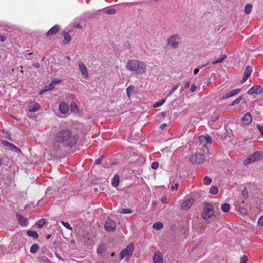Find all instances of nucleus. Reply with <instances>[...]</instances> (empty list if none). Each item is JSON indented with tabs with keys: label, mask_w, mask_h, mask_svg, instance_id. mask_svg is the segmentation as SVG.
Wrapping results in <instances>:
<instances>
[{
	"label": "nucleus",
	"mask_w": 263,
	"mask_h": 263,
	"mask_svg": "<svg viewBox=\"0 0 263 263\" xmlns=\"http://www.w3.org/2000/svg\"><path fill=\"white\" fill-rule=\"evenodd\" d=\"M78 139L73 135L70 129H64L56 134L53 139L52 145L54 151H60L63 147H70L76 144Z\"/></svg>",
	"instance_id": "nucleus-1"
},
{
	"label": "nucleus",
	"mask_w": 263,
	"mask_h": 263,
	"mask_svg": "<svg viewBox=\"0 0 263 263\" xmlns=\"http://www.w3.org/2000/svg\"><path fill=\"white\" fill-rule=\"evenodd\" d=\"M126 67L128 70L140 74L145 73L146 70L145 64L143 62L136 60L129 61Z\"/></svg>",
	"instance_id": "nucleus-2"
},
{
	"label": "nucleus",
	"mask_w": 263,
	"mask_h": 263,
	"mask_svg": "<svg viewBox=\"0 0 263 263\" xmlns=\"http://www.w3.org/2000/svg\"><path fill=\"white\" fill-rule=\"evenodd\" d=\"M214 207L213 205L209 203L204 204L203 208V212L201 214V217L203 219L207 220L210 219L214 213Z\"/></svg>",
	"instance_id": "nucleus-3"
},
{
	"label": "nucleus",
	"mask_w": 263,
	"mask_h": 263,
	"mask_svg": "<svg viewBox=\"0 0 263 263\" xmlns=\"http://www.w3.org/2000/svg\"><path fill=\"white\" fill-rule=\"evenodd\" d=\"M262 158H263L262 153L260 151H256L244 161L243 164L247 165L250 163L259 161Z\"/></svg>",
	"instance_id": "nucleus-4"
},
{
	"label": "nucleus",
	"mask_w": 263,
	"mask_h": 263,
	"mask_svg": "<svg viewBox=\"0 0 263 263\" xmlns=\"http://www.w3.org/2000/svg\"><path fill=\"white\" fill-rule=\"evenodd\" d=\"M134 251V245L130 243L127 245L126 248L122 250L120 253V260H122L124 257H127L128 259L132 255Z\"/></svg>",
	"instance_id": "nucleus-5"
},
{
	"label": "nucleus",
	"mask_w": 263,
	"mask_h": 263,
	"mask_svg": "<svg viewBox=\"0 0 263 263\" xmlns=\"http://www.w3.org/2000/svg\"><path fill=\"white\" fill-rule=\"evenodd\" d=\"M190 160L193 164H200L204 162V156L200 153H196L191 156Z\"/></svg>",
	"instance_id": "nucleus-6"
},
{
	"label": "nucleus",
	"mask_w": 263,
	"mask_h": 263,
	"mask_svg": "<svg viewBox=\"0 0 263 263\" xmlns=\"http://www.w3.org/2000/svg\"><path fill=\"white\" fill-rule=\"evenodd\" d=\"M179 40L180 39L177 34L173 35L167 39V43L171 47L176 49L178 46Z\"/></svg>",
	"instance_id": "nucleus-7"
},
{
	"label": "nucleus",
	"mask_w": 263,
	"mask_h": 263,
	"mask_svg": "<svg viewBox=\"0 0 263 263\" xmlns=\"http://www.w3.org/2000/svg\"><path fill=\"white\" fill-rule=\"evenodd\" d=\"M104 228L107 231H114L116 228V223L112 219H109L105 222Z\"/></svg>",
	"instance_id": "nucleus-8"
},
{
	"label": "nucleus",
	"mask_w": 263,
	"mask_h": 263,
	"mask_svg": "<svg viewBox=\"0 0 263 263\" xmlns=\"http://www.w3.org/2000/svg\"><path fill=\"white\" fill-rule=\"evenodd\" d=\"M263 92V88L259 85H256L252 87L248 91L247 93L249 95L252 94H260Z\"/></svg>",
	"instance_id": "nucleus-9"
},
{
	"label": "nucleus",
	"mask_w": 263,
	"mask_h": 263,
	"mask_svg": "<svg viewBox=\"0 0 263 263\" xmlns=\"http://www.w3.org/2000/svg\"><path fill=\"white\" fill-rule=\"evenodd\" d=\"M15 217L20 225L23 227H26L27 226L28 221L26 217L20 215L18 213L16 214Z\"/></svg>",
	"instance_id": "nucleus-10"
},
{
	"label": "nucleus",
	"mask_w": 263,
	"mask_h": 263,
	"mask_svg": "<svg viewBox=\"0 0 263 263\" xmlns=\"http://www.w3.org/2000/svg\"><path fill=\"white\" fill-rule=\"evenodd\" d=\"M240 90H241V89H239V88L233 89V90L229 91L228 93L224 94L221 99H227L230 97H234V96L237 95L240 91Z\"/></svg>",
	"instance_id": "nucleus-11"
},
{
	"label": "nucleus",
	"mask_w": 263,
	"mask_h": 263,
	"mask_svg": "<svg viewBox=\"0 0 263 263\" xmlns=\"http://www.w3.org/2000/svg\"><path fill=\"white\" fill-rule=\"evenodd\" d=\"M194 200L193 198H190L184 201L181 205V209L184 210H188L193 204Z\"/></svg>",
	"instance_id": "nucleus-12"
},
{
	"label": "nucleus",
	"mask_w": 263,
	"mask_h": 263,
	"mask_svg": "<svg viewBox=\"0 0 263 263\" xmlns=\"http://www.w3.org/2000/svg\"><path fill=\"white\" fill-rule=\"evenodd\" d=\"M79 70L81 73L85 76V78H87L88 76V72L87 68L83 63L79 62L78 63Z\"/></svg>",
	"instance_id": "nucleus-13"
},
{
	"label": "nucleus",
	"mask_w": 263,
	"mask_h": 263,
	"mask_svg": "<svg viewBox=\"0 0 263 263\" xmlns=\"http://www.w3.org/2000/svg\"><path fill=\"white\" fill-rule=\"evenodd\" d=\"M2 143L4 145L14 152H18L20 151L17 147L7 141L3 140Z\"/></svg>",
	"instance_id": "nucleus-14"
},
{
	"label": "nucleus",
	"mask_w": 263,
	"mask_h": 263,
	"mask_svg": "<svg viewBox=\"0 0 263 263\" xmlns=\"http://www.w3.org/2000/svg\"><path fill=\"white\" fill-rule=\"evenodd\" d=\"M41 108L40 105L37 103L35 102L33 103L32 104L30 105L28 109V112H36L39 110Z\"/></svg>",
	"instance_id": "nucleus-15"
},
{
	"label": "nucleus",
	"mask_w": 263,
	"mask_h": 263,
	"mask_svg": "<svg viewBox=\"0 0 263 263\" xmlns=\"http://www.w3.org/2000/svg\"><path fill=\"white\" fill-rule=\"evenodd\" d=\"M59 110L64 114L67 113L69 111V108L67 103L64 102H61L59 105Z\"/></svg>",
	"instance_id": "nucleus-16"
},
{
	"label": "nucleus",
	"mask_w": 263,
	"mask_h": 263,
	"mask_svg": "<svg viewBox=\"0 0 263 263\" xmlns=\"http://www.w3.org/2000/svg\"><path fill=\"white\" fill-rule=\"evenodd\" d=\"M252 121V117L249 112L245 114L242 118V122L246 125H249Z\"/></svg>",
	"instance_id": "nucleus-17"
},
{
	"label": "nucleus",
	"mask_w": 263,
	"mask_h": 263,
	"mask_svg": "<svg viewBox=\"0 0 263 263\" xmlns=\"http://www.w3.org/2000/svg\"><path fill=\"white\" fill-rule=\"evenodd\" d=\"M60 30V27L59 25H55L52 27L47 33V35L49 36L57 33Z\"/></svg>",
	"instance_id": "nucleus-18"
},
{
	"label": "nucleus",
	"mask_w": 263,
	"mask_h": 263,
	"mask_svg": "<svg viewBox=\"0 0 263 263\" xmlns=\"http://www.w3.org/2000/svg\"><path fill=\"white\" fill-rule=\"evenodd\" d=\"M153 260L155 263H163L162 254L161 253L158 254L155 253L153 257Z\"/></svg>",
	"instance_id": "nucleus-19"
},
{
	"label": "nucleus",
	"mask_w": 263,
	"mask_h": 263,
	"mask_svg": "<svg viewBox=\"0 0 263 263\" xmlns=\"http://www.w3.org/2000/svg\"><path fill=\"white\" fill-rule=\"evenodd\" d=\"M199 140L201 142L205 141L206 143H211L212 142V138L208 135L200 136Z\"/></svg>",
	"instance_id": "nucleus-20"
},
{
	"label": "nucleus",
	"mask_w": 263,
	"mask_h": 263,
	"mask_svg": "<svg viewBox=\"0 0 263 263\" xmlns=\"http://www.w3.org/2000/svg\"><path fill=\"white\" fill-rule=\"evenodd\" d=\"M63 36L64 37V43L65 44H68L71 39V35L67 32L64 31Z\"/></svg>",
	"instance_id": "nucleus-21"
},
{
	"label": "nucleus",
	"mask_w": 263,
	"mask_h": 263,
	"mask_svg": "<svg viewBox=\"0 0 263 263\" xmlns=\"http://www.w3.org/2000/svg\"><path fill=\"white\" fill-rule=\"evenodd\" d=\"M119 183V177L118 175L114 176L111 181V184L114 187H117Z\"/></svg>",
	"instance_id": "nucleus-22"
},
{
	"label": "nucleus",
	"mask_w": 263,
	"mask_h": 263,
	"mask_svg": "<svg viewBox=\"0 0 263 263\" xmlns=\"http://www.w3.org/2000/svg\"><path fill=\"white\" fill-rule=\"evenodd\" d=\"M252 72V67L250 66H248L245 68V71L243 73V75L249 77L251 76Z\"/></svg>",
	"instance_id": "nucleus-23"
},
{
	"label": "nucleus",
	"mask_w": 263,
	"mask_h": 263,
	"mask_svg": "<svg viewBox=\"0 0 263 263\" xmlns=\"http://www.w3.org/2000/svg\"><path fill=\"white\" fill-rule=\"evenodd\" d=\"M221 209L223 212H228L230 209V204L229 203H224L221 205Z\"/></svg>",
	"instance_id": "nucleus-24"
},
{
	"label": "nucleus",
	"mask_w": 263,
	"mask_h": 263,
	"mask_svg": "<svg viewBox=\"0 0 263 263\" xmlns=\"http://www.w3.org/2000/svg\"><path fill=\"white\" fill-rule=\"evenodd\" d=\"M38 259L40 263H51V261L45 256L39 257Z\"/></svg>",
	"instance_id": "nucleus-25"
},
{
	"label": "nucleus",
	"mask_w": 263,
	"mask_h": 263,
	"mask_svg": "<svg viewBox=\"0 0 263 263\" xmlns=\"http://www.w3.org/2000/svg\"><path fill=\"white\" fill-rule=\"evenodd\" d=\"M243 100L244 103H246L247 101L246 99H243V98L241 96L235 99L232 103L230 104V106H234L237 104H238L241 100Z\"/></svg>",
	"instance_id": "nucleus-26"
},
{
	"label": "nucleus",
	"mask_w": 263,
	"mask_h": 263,
	"mask_svg": "<svg viewBox=\"0 0 263 263\" xmlns=\"http://www.w3.org/2000/svg\"><path fill=\"white\" fill-rule=\"evenodd\" d=\"M27 234L28 236L34 238H37L39 236V235L36 232L31 230L27 231Z\"/></svg>",
	"instance_id": "nucleus-27"
},
{
	"label": "nucleus",
	"mask_w": 263,
	"mask_h": 263,
	"mask_svg": "<svg viewBox=\"0 0 263 263\" xmlns=\"http://www.w3.org/2000/svg\"><path fill=\"white\" fill-rule=\"evenodd\" d=\"M46 223V220L45 219H42L39 220L37 222V227L38 228H43Z\"/></svg>",
	"instance_id": "nucleus-28"
},
{
	"label": "nucleus",
	"mask_w": 263,
	"mask_h": 263,
	"mask_svg": "<svg viewBox=\"0 0 263 263\" xmlns=\"http://www.w3.org/2000/svg\"><path fill=\"white\" fill-rule=\"evenodd\" d=\"M163 224L160 222H155L153 226V228L157 230H159L163 228Z\"/></svg>",
	"instance_id": "nucleus-29"
},
{
	"label": "nucleus",
	"mask_w": 263,
	"mask_h": 263,
	"mask_svg": "<svg viewBox=\"0 0 263 263\" xmlns=\"http://www.w3.org/2000/svg\"><path fill=\"white\" fill-rule=\"evenodd\" d=\"M105 251V246L103 245H101L100 246H98V248H97V253L99 254H102Z\"/></svg>",
	"instance_id": "nucleus-30"
},
{
	"label": "nucleus",
	"mask_w": 263,
	"mask_h": 263,
	"mask_svg": "<svg viewBox=\"0 0 263 263\" xmlns=\"http://www.w3.org/2000/svg\"><path fill=\"white\" fill-rule=\"evenodd\" d=\"M227 58V55H222L221 56V57L215 61H214L212 62L213 64H216L217 63H220L223 62V61Z\"/></svg>",
	"instance_id": "nucleus-31"
},
{
	"label": "nucleus",
	"mask_w": 263,
	"mask_h": 263,
	"mask_svg": "<svg viewBox=\"0 0 263 263\" xmlns=\"http://www.w3.org/2000/svg\"><path fill=\"white\" fill-rule=\"evenodd\" d=\"M252 8V6L251 4H247L245 7V12L246 14H249L251 13Z\"/></svg>",
	"instance_id": "nucleus-32"
},
{
	"label": "nucleus",
	"mask_w": 263,
	"mask_h": 263,
	"mask_svg": "<svg viewBox=\"0 0 263 263\" xmlns=\"http://www.w3.org/2000/svg\"><path fill=\"white\" fill-rule=\"evenodd\" d=\"M39 247L36 244L32 245L30 247V252L35 253L39 250Z\"/></svg>",
	"instance_id": "nucleus-33"
},
{
	"label": "nucleus",
	"mask_w": 263,
	"mask_h": 263,
	"mask_svg": "<svg viewBox=\"0 0 263 263\" xmlns=\"http://www.w3.org/2000/svg\"><path fill=\"white\" fill-rule=\"evenodd\" d=\"M218 192V188L217 186H212L210 190L211 194L213 195L216 194Z\"/></svg>",
	"instance_id": "nucleus-34"
},
{
	"label": "nucleus",
	"mask_w": 263,
	"mask_h": 263,
	"mask_svg": "<svg viewBox=\"0 0 263 263\" xmlns=\"http://www.w3.org/2000/svg\"><path fill=\"white\" fill-rule=\"evenodd\" d=\"M179 86H180V83H178L176 85H175L173 87H172L171 89V90L167 96L168 97L170 95H171L172 93H173L174 92V91L179 87Z\"/></svg>",
	"instance_id": "nucleus-35"
},
{
	"label": "nucleus",
	"mask_w": 263,
	"mask_h": 263,
	"mask_svg": "<svg viewBox=\"0 0 263 263\" xmlns=\"http://www.w3.org/2000/svg\"><path fill=\"white\" fill-rule=\"evenodd\" d=\"M203 181L205 185H209L212 182V179L208 176H205L203 178Z\"/></svg>",
	"instance_id": "nucleus-36"
},
{
	"label": "nucleus",
	"mask_w": 263,
	"mask_h": 263,
	"mask_svg": "<svg viewBox=\"0 0 263 263\" xmlns=\"http://www.w3.org/2000/svg\"><path fill=\"white\" fill-rule=\"evenodd\" d=\"M133 88H134V86L133 85H130L129 86H128L127 89H126V93H127V96L128 97H130V95L133 91Z\"/></svg>",
	"instance_id": "nucleus-37"
},
{
	"label": "nucleus",
	"mask_w": 263,
	"mask_h": 263,
	"mask_svg": "<svg viewBox=\"0 0 263 263\" xmlns=\"http://www.w3.org/2000/svg\"><path fill=\"white\" fill-rule=\"evenodd\" d=\"M165 101V99H162L160 101H158V102H156V103H155L153 105V107L154 108L158 107L161 106L162 104H163L164 103Z\"/></svg>",
	"instance_id": "nucleus-38"
},
{
	"label": "nucleus",
	"mask_w": 263,
	"mask_h": 263,
	"mask_svg": "<svg viewBox=\"0 0 263 263\" xmlns=\"http://www.w3.org/2000/svg\"><path fill=\"white\" fill-rule=\"evenodd\" d=\"M120 212L122 214H130L133 212V211L128 208L122 209L120 210Z\"/></svg>",
	"instance_id": "nucleus-39"
},
{
	"label": "nucleus",
	"mask_w": 263,
	"mask_h": 263,
	"mask_svg": "<svg viewBox=\"0 0 263 263\" xmlns=\"http://www.w3.org/2000/svg\"><path fill=\"white\" fill-rule=\"evenodd\" d=\"M54 88V86H53V84L51 83L48 85L45 86V89L41 91V94L45 91L51 90Z\"/></svg>",
	"instance_id": "nucleus-40"
},
{
	"label": "nucleus",
	"mask_w": 263,
	"mask_h": 263,
	"mask_svg": "<svg viewBox=\"0 0 263 263\" xmlns=\"http://www.w3.org/2000/svg\"><path fill=\"white\" fill-rule=\"evenodd\" d=\"M242 195L245 198H248V191L247 187H245L243 190L242 191Z\"/></svg>",
	"instance_id": "nucleus-41"
},
{
	"label": "nucleus",
	"mask_w": 263,
	"mask_h": 263,
	"mask_svg": "<svg viewBox=\"0 0 263 263\" xmlns=\"http://www.w3.org/2000/svg\"><path fill=\"white\" fill-rule=\"evenodd\" d=\"M61 223L67 229L72 230V228L70 226V224L69 223L64 221H61Z\"/></svg>",
	"instance_id": "nucleus-42"
},
{
	"label": "nucleus",
	"mask_w": 263,
	"mask_h": 263,
	"mask_svg": "<svg viewBox=\"0 0 263 263\" xmlns=\"http://www.w3.org/2000/svg\"><path fill=\"white\" fill-rule=\"evenodd\" d=\"M248 260V257L246 255H243L240 257V263H247Z\"/></svg>",
	"instance_id": "nucleus-43"
},
{
	"label": "nucleus",
	"mask_w": 263,
	"mask_h": 263,
	"mask_svg": "<svg viewBox=\"0 0 263 263\" xmlns=\"http://www.w3.org/2000/svg\"><path fill=\"white\" fill-rule=\"evenodd\" d=\"M159 164V162L155 161L152 163L151 167L153 169L156 170L158 167Z\"/></svg>",
	"instance_id": "nucleus-44"
},
{
	"label": "nucleus",
	"mask_w": 263,
	"mask_h": 263,
	"mask_svg": "<svg viewBox=\"0 0 263 263\" xmlns=\"http://www.w3.org/2000/svg\"><path fill=\"white\" fill-rule=\"evenodd\" d=\"M104 158V156H102L101 157H100V158L97 159L95 161V162L94 163L95 164H101V162H102V159L103 158Z\"/></svg>",
	"instance_id": "nucleus-45"
},
{
	"label": "nucleus",
	"mask_w": 263,
	"mask_h": 263,
	"mask_svg": "<svg viewBox=\"0 0 263 263\" xmlns=\"http://www.w3.org/2000/svg\"><path fill=\"white\" fill-rule=\"evenodd\" d=\"M116 12V10L115 9H108L106 11V13L107 14H115Z\"/></svg>",
	"instance_id": "nucleus-46"
},
{
	"label": "nucleus",
	"mask_w": 263,
	"mask_h": 263,
	"mask_svg": "<svg viewBox=\"0 0 263 263\" xmlns=\"http://www.w3.org/2000/svg\"><path fill=\"white\" fill-rule=\"evenodd\" d=\"M209 63V62H208V63L206 64L203 65L201 66H199V68H195L194 71V74H196L198 72V71H199V68H201L204 67L205 66L207 65Z\"/></svg>",
	"instance_id": "nucleus-47"
},
{
	"label": "nucleus",
	"mask_w": 263,
	"mask_h": 263,
	"mask_svg": "<svg viewBox=\"0 0 263 263\" xmlns=\"http://www.w3.org/2000/svg\"><path fill=\"white\" fill-rule=\"evenodd\" d=\"M258 129L259 130L261 135L263 136V126L260 125H257Z\"/></svg>",
	"instance_id": "nucleus-48"
},
{
	"label": "nucleus",
	"mask_w": 263,
	"mask_h": 263,
	"mask_svg": "<svg viewBox=\"0 0 263 263\" xmlns=\"http://www.w3.org/2000/svg\"><path fill=\"white\" fill-rule=\"evenodd\" d=\"M71 109L72 110H74L75 109H78V106H77V104L74 102L71 103Z\"/></svg>",
	"instance_id": "nucleus-49"
},
{
	"label": "nucleus",
	"mask_w": 263,
	"mask_h": 263,
	"mask_svg": "<svg viewBox=\"0 0 263 263\" xmlns=\"http://www.w3.org/2000/svg\"><path fill=\"white\" fill-rule=\"evenodd\" d=\"M178 187H179V184L178 183H176L174 185H173L171 187V190L173 191H176L178 190Z\"/></svg>",
	"instance_id": "nucleus-50"
},
{
	"label": "nucleus",
	"mask_w": 263,
	"mask_h": 263,
	"mask_svg": "<svg viewBox=\"0 0 263 263\" xmlns=\"http://www.w3.org/2000/svg\"><path fill=\"white\" fill-rule=\"evenodd\" d=\"M258 225L259 226H263V215L259 218L258 221Z\"/></svg>",
	"instance_id": "nucleus-51"
},
{
	"label": "nucleus",
	"mask_w": 263,
	"mask_h": 263,
	"mask_svg": "<svg viewBox=\"0 0 263 263\" xmlns=\"http://www.w3.org/2000/svg\"><path fill=\"white\" fill-rule=\"evenodd\" d=\"M55 256L60 260L62 261L63 262H65V260L63 259V257H62L59 254L55 253Z\"/></svg>",
	"instance_id": "nucleus-52"
},
{
	"label": "nucleus",
	"mask_w": 263,
	"mask_h": 263,
	"mask_svg": "<svg viewBox=\"0 0 263 263\" xmlns=\"http://www.w3.org/2000/svg\"><path fill=\"white\" fill-rule=\"evenodd\" d=\"M196 86L194 84H192L191 86V91L192 92H194L195 91V90L196 89Z\"/></svg>",
	"instance_id": "nucleus-53"
},
{
	"label": "nucleus",
	"mask_w": 263,
	"mask_h": 263,
	"mask_svg": "<svg viewBox=\"0 0 263 263\" xmlns=\"http://www.w3.org/2000/svg\"><path fill=\"white\" fill-rule=\"evenodd\" d=\"M32 66L33 67H34L35 68H39L40 67V63L36 62V63H33L32 64Z\"/></svg>",
	"instance_id": "nucleus-54"
},
{
	"label": "nucleus",
	"mask_w": 263,
	"mask_h": 263,
	"mask_svg": "<svg viewBox=\"0 0 263 263\" xmlns=\"http://www.w3.org/2000/svg\"><path fill=\"white\" fill-rule=\"evenodd\" d=\"M190 81H187L186 82L184 87V88L186 89L190 87Z\"/></svg>",
	"instance_id": "nucleus-55"
},
{
	"label": "nucleus",
	"mask_w": 263,
	"mask_h": 263,
	"mask_svg": "<svg viewBox=\"0 0 263 263\" xmlns=\"http://www.w3.org/2000/svg\"><path fill=\"white\" fill-rule=\"evenodd\" d=\"M161 201L163 202V203H166L167 202V198L165 197H163L162 198H161Z\"/></svg>",
	"instance_id": "nucleus-56"
},
{
	"label": "nucleus",
	"mask_w": 263,
	"mask_h": 263,
	"mask_svg": "<svg viewBox=\"0 0 263 263\" xmlns=\"http://www.w3.org/2000/svg\"><path fill=\"white\" fill-rule=\"evenodd\" d=\"M249 78L248 77H247L246 76H244V77L242 78V80L241 81V83H244L247 81V80Z\"/></svg>",
	"instance_id": "nucleus-57"
},
{
	"label": "nucleus",
	"mask_w": 263,
	"mask_h": 263,
	"mask_svg": "<svg viewBox=\"0 0 263 263\" xmlns=\"http://www.w3.org/2000/svg\"><path fill=\"white\" fill-rule=\"evenodd\" d=\"M6 40V37L4 35L0 36V41L4 42Z\"/></svg>",
	"instance_id": "nucleus-58"
},
{
	"label": "nucleus",
	"mask_w": 263,
	"mask_h": 263,
	"mask_svg": "<svg viewBox=\"0 0 263 263\" xmlns=\"http://www.w3.org/2000/svg\"><path fill=\"white\" fill-rule=\"evenodd\" d=\"M166 124L165 123H163V124L160 125V128L162 129L164 128H165L166 127Z\"/></svg>",
	"instance_id": "nucleus-59"
},
{
	"label": "nucleus",
	"mask_w": 263,
	"mask_h": 263,
	"mask_svg": "<svg viewBox=\"0 0 263 263\" xmlns=\"http://www.w3.org/2000/svg\"><path fill=\"white\" fill-rule=\"evenodd\" d=\"M166 115V112H162L161 113V116L163 118H164Z\"/></svg>",
	"instance_id": "nucleus-60"
},
{
	"label": "nucleus",
	"mask_w": 263,
	"mask_h": 263,
	"mask_svg": "<svg viewBox=\"0 0 263 263\" xmlns=\"http://www.w3.org/2000/svg\"><path fill=\"white\" fill-rule=\"evenodd\" d=\"M70 242L71 244H73V245H75L76 244L75 240L73 239H71Z\"/></svg>",
	"instance_id": "nucleus-61"
},
{
	"label": "nucleus",
	"mask_w": 263,
	"mask_h": 263,
	"mask_svg": "<svg viewBox=\"0 0 263 263\" xmlns=\"http://www.w3.org/2000/svg\"><path fill=\"white\" fill-rule=\"evenodd\" d=\"M218 118V117H216L215 118H212V121L213 122H215V121H216L217 120V119Z\"/></svg>",
	"instance_id": "nucleus-62"
},
{
	"label": "nucleus",
	"mask_w": 263,
	"mask_h": 263,
	"mask_svg": "<svg viewBox=\"0 0 263 263\" xmlns=\"http://www.w3.org/2000/svg\"><path fill=\"white\" fill-rule=\"evenodd\" d=\"M75 27H76V28H82V27L81 26H80L79 24H78L77 25H76V26H75Z\"/></svg>",
	"instance_id": "nucleus-63"
},
{
	"label": "nucleus",
	"mask_w": 263,
	"mask_h": 263,
	"mask_svg": "<svg viewBox=\"0 0 263 263\" xmlns=\"http://www.w3.org/2000/svg\"><path fill=\"white\" fill-rule=\"evenodd\" d=\"M51 236V234H49V235H48L46 236V238H47V239H48L50 238Z\"/></svg>",
	"instance_id": "nucleus-64"
}]
</instances>
